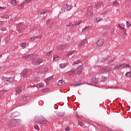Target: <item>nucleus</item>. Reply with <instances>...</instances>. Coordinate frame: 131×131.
<instances>
[{"label": "nucleus", "mask_w": 131, "mask_h": 131, "mask_svg": "<svg viewBox=\"0 0 131 131\" xmlns=\"http://www.w3.org/2000/svg\"><path fill=\"white\" fill-rule=\"evenodd\" d=\"M94 13L93 12V8L89 7L87 10V18L88 19H91L93 17Z\"/></svg>", "instance_id": "obj_1"}, {"label": "nucleus", "mask_w": 131, "mask_h": 131, "mask_svg": "<svg viewBox=\"0 0 131 131\" xmlns=\"http://www.w3.org/2000/svg\"><path fill=\"white\" fill-rule=\"evenodd\" d=\"M42 62V60L40 59V58H35L32 60V63L33 65H37V64H40Z\"/></svg>", "instance_id": "obj_2"}, {"label": "nucleus", "mask_w": 131, "mask_h": 131, "mask_svg": "<svg viewBox=\"0 0 131 131\" xmlns=\"http://www.w3.org/2000/svg\"><path fill=\"white\" fill-rule=\"evenodd\" d=\"M104 42H105V41L104 40V39H99L96 42V46L97 47H102V46L104 45Z\"/></svg>", "instance_id": "obj_3"}, {"label": "nucleus", "mask_w": 131, "mask_h": 131, "mask_svg": "<svg viewBox=\"0 0 131 131\" xmlns=\"http://www.w3.org/2000/svg\"><path fill=\"white\" fill-rule=\"evenodd\" d=\"M50 12V10L47 9V10H40L37 11V13L39 14V15H41L42 14H47V13H49Z\"/></svg>", "instance_id": "obj_4"}, {"label": "nucleus", "mask_w": 131, "mask_h": 131, "mask_svg": "<svg viewBox=\"0 0 131 131\" xmlns=\"http://www.w3.org/2000/svg\"><path fill=\"white\" fill-rule=\"evenodd\" d=\"M21 76L25 78L28 76V70H24L21 72Z\"/></svg>", "instance_id": "obj_5"}, {"label": "nucleus", "mask_w": 131, "mask_h": 131, "mask_svg": "<svg viewBox=\"0 0 131 131\" xmlns=\"http://www.w3.org/2000/svg\"><path fill=\"white\" fill-rule=\"evenodd\" d=\"M81 21H77L74 24L72 25V27H71V29H74V28H76L77 26H78L79 24H81Z\"/></svg>", "instance_id": "obj_6"}, {"label": "nucleus", "mask_w": 131, "mask_h": 131, "mask_svg": "<svg viewBox=\"0 0 131 131\" xmlns=\"http://www.w3.org/2000/svg\"><path fill=\"white\" fill-rule=\"evenodd\" d=\"M64 8L67 11H70L72 9V6L69 4H66L64 6Z\"/></svg>", "instance_id": "obj_7"}, {"label": "nucleus", "mask_w": 131, "mask_h": 131, "mask_svg": "<svg viewBox=\"0 0 131 131\" xmlns=\"http://www.w3.org/2000/svg\"><path fill=\"white\" fill-rule=\"evenodd\" d=\"M46 24L48 27L50 28H51L52 27L53 25L54 24V23L52 21H51L50 20H48L46 22Z\"/></svg>", "instance_id": "obj_8"}, {"label": "nucleus", "mask_w": 131, "mask_h": 131, "mask_svg": "<svg viewBox=\"0 0 131 131\" xmlns=\"http://www.w3.org/2000/svg\"><path fill=\"white\" fill-rule=\"evenodd\" d=\"M82 66H80L79 67L77 68V75H80L81 73L82 72Z\"/></svg>", "instance_id": "obj_9"}, {"label": "nucleus", "mask_w": 131, "mask_h": 131, "mask_svg": "<svg viewBox=\"0 0 131 131\" xmlns=\"http://www.w3.org/2000/svg\"><path fill=\"white\" fill-rule=\"evenodd\" d=\"M85 42H86V39H84L83 40H82L79 45V48H80V47H82V46H84Z\"/></svg>", "instance_id": "obj_10"}, {"label": "nucleus", "mask_w": 131, "mask_h": 131, "mask_svg": "<svg viewBox=\"0 0 131 131\" xmlns=\"http://www.w3.org/2000/svg\"><path fill=\"white\" fill-rule=\"evenodd\" d=\"M123 66H125V64L116 65L115 66L114 68V69H120V68H121V67H123Z\"/></svg>", "instance_id": "obj_11"}, {"label": "nucleus", "mask_w": 131, "mask_h": 131, "mask_svg": "<svg viewBox=\"0 0 131 131\" xmlns=\"http://www.w3.org/2000/svg\"><path fill=\"white\" fill-rule=\"evenodd\" d=\"M15 92L17 94H20L22 92V89H21V86H18L15 89Z\"/></svg>", "instance_id": "obj_12"}, {"label": "nucleus", "mask_w": 131, "mask_h": 131, "mask_svg": "<svg viewBox=\"0 0 131 131\" xmlns=\"http://www.w3.org/2000/svg\"><path fill=\"white\" fill-rule=\"evenodd\" d=\"M90 29H92V27L91 26L85 27V28L82 29V32H84L85 31H88V30H90Z\"/></svg>", "instance_id": "obj_13"}, {"label": "nucleus", "mask_w": 131, "mask_h": 131, "mask_svg": "<svg viewBox=\"0 0 131 131\" xmlns=\"http://www.w3.org/2000/svg\"><path fill=\"white\" fill-rule=\"evenodd\" d=\"M36 38H41V36H40L39 37L38 36H35V37H32L29 39L30 41H34Z\"/></svg>", "instance_id": "obj_14"}, {"label": "nucleus", "mask_w": 131, "mask_h": 131, "mask_svg": "<svg viewBox=\"0 0 131 131\" xmlns=\"http://www.w3.org/2000/svg\"><path fill=\"white\" fill-rule=\"evenodd\" d=\"M57 84L59 86L64 85V84H65V81L62 80H59L57 82Z\"/></svg>", "instance_id": "obj_15"}, {"label": "nucleus", "mask_w": 131, "mask_h": 131, "mask_svg": "<svg viewBox=\"0 0 131 131\" xmlns=\"http://www.w3.org/2000/svg\"><path fill=\"white\" fill-rule=\"evenodd\" d=\"M66 48V45H63L61 46H60L57 48L58 51H62V50H64Z\"/></svg>", "instance_id": "obj_16"}, {"label": "nucleus", "mask_w": 131, "mask_h": 131, "mask_svg": "<svg viewBox=\"0 0 131 131\" xmlns=\"http://www.w3.org/2000/svg\"><path fill=\"white\" fill-rule=\"evenodd\" d=\"M92 82H93V83H98V79H97V78L96 77H93L91 79Z\"/></svg>", "instance_id": "obj_17"}, {"label": "nucleus", "mask_w": 131, "mask_h": 131, "mask_svg": "<svg viewBox=\"0 0 131 131\" xmlns=\"http://www.w3.org/2000/svg\"><path fill=\"white\" fill-rule=\"evenodd\" d=\"M24 6H25V4H24V3L23 2V4H21L19 6H18V10H22V9H24Z\"/></svg>", "instance_id": "obj_18"}, {"label": "nucleus", "mask_w": 131, "mask_h": 131, "mask_svg": "<svg viewBox=\"0 0 131 131\" xmlns=\"http://www.w3.org/2000/svg\"><path fill=\"white\" fill-rule=\"evenodd\" d=\"M101 20V19L100 18V17H96L94 19V22H95V23H98V22H100Z\"/></svg>", "instance_id": "obj_19"}, {"label": "nucleus", "mask_w": 131, "mask_h": 131, "mask_svg": "<svg viewBox=\"0 0 131 131\" xmlns=\"http://www.w3.org/2000/svg\"><path fill=\"white\" fill-rule=\"evenodd\" d=\"M103 5V2L101 1L98 3L96 5L95 7L96 8H99V7H101Z\"/></svg>", "instance_id": "obj_20"}, {"label": "nucleus", "mask_w": 131, "mask_h": 131, "mask_svg": "<svg viewBox=\"0 0 131 131\" xmlns=\"http://www.w3.org/2000/svg\"><path fill=\"white\" fill-rule=\"evenodd\" d=\"M51 79H53V77H50V78H47L45 80V82H46L47 84L49 83V81L51 80Z\"/></svg>", "instance_id": "obj_21"}, {"label": "nucleus", "mask_w": 131, "mask_h": 131, "mask_svg": "<svg viewBox=\"0 0 131 131\" xmlns=\"http://www.w3.org/2000/svg\"><path fill=\"white\" fill-rule=\"evenodd\" d=\"M105 72H110V71H112V68L110 67L105 68Z\"/></svg>", "instance_id": "obj_22"}, {"label": "nucleus", "mask_w": 131, "mask_h": 131, "mask_svg": "<svg viewBox=\"0 0 131 131\" xmlns=\"http://www.w3.org/2000/svg\"><path fill=\"white\" fill-rule=\"evenodd\" d=\"M2 80H3V81H6L7 82H8L9 78L3 76L2 78Z\"/></svg>", "instance_id": "obj_23"}, {"label": "nucleus", "mask_w": 131, "mask_h": 131, "mask_svg": "<svg viewBox=\"0 0 131 131\" xmlns=\"http://www.w3.org/2000/svg\"><path fill=\"white\" fill-rule=\"evenodd\" d=\"M118 26L121 29H124V24H120L118 25Z\"/></svg>", "instance_id": "obj_24"}, {"label": "nucleus", "mask_w": 131, "mask_h": 131, "mask_svg": "<svg viewBox=\"0 0 131 131\" xmlns=\"http://www.w3.org/2000/svg\"><path fill=\"white\" fill-rule=\"evenodd\" d=\"M126 77L127 78H129L131 77V72H127L126 73Z\"/></svg>", "instance_id": "obj_25"}, {"label": "nucleus", "mask_w": 131, "mask_h": 131, "mask_svg": "<svg viewBox=\"0 0 131 131\" xmlns=\"http://www.w3.org/2000/svg\"><path fill=\"white\" fill-rule=\"evenodd\" d=\"M48 123V121L46 119H43L40 121V123H41V124H46V123Z\"/></svg>", "instance_id": "obj_26"}, {"label": "nucleus", "mask_w": 131, "mask_h": 131, "mask_svg": "<svg viewBox=\"0 0 131 131\" xmlns=\"http://www.w3.org/2000/svg\"><path fill=\"white\" fill-rule=\"evenodd\" d=\"M60 67L61 69H63L66 67V63H61L60 64Z\"/></svg>", "instance_id": "obj_27"}, {"label": "nucleus", "mask_w": 131, "mask_h": 131, "mask_svg": "<svg viewBox=\"0 0 131 131\" xmlns=\"http://www.w3.org/2000/svg\"><path fill=\"white\" fill-rule=\"evenodd\" d=\"M119 4L118 0H116L113 3V6H118Z\"/></svg>", "instance_id": "obj_28"}, {"label": "nucleus", "mask_w": 131, "mask_h": 131, "mask_svg": "<svg viewBox=\"0 0 131 131\" xmlns=\"http://www.w3.org/2000/svg\"><path fill=\"white\" fill-rule=\"evenodd\" d=\"M45 87V84H37V89H40V88H44Z\"/></svg>", "instance_id": "obj_29"}, {"label": "nucleus", "mask_w": 131, "mask_h": 131, "mask_svg": "<svg viewBox=\"0 0 131 131\" xmlns=\"http://www.w3.org/2000/svg\"><path fill=\"white\" fill-rule=\"evenodd\" d=\"M11 4H12L13 6H16L17 2H16L15 0H12L11 1Z\"/></svg>", "instance_id": "obj_30"}, {"label": "nucleus", "mask_w": 131, "mask_h": 131, "mask_svg": "<svg viewBox=\"0 0 131 131\" xmlns=\"http://www.w3.org/2000/svg\"><path fill=\"white\" fill-rule=\"evenodd\" d=\"M123 67H127L129 71H130L131 70L130 66H129V64H125V66H123Z\"/></svg>", "instance_id": "obj_31"}, {"label": "nucleus", "mask_w": 131, "mask_h": 131, "mask_svg": "<svg viewBox=\"0 0 131 131\" xmlns=\"http://www.w3.org/2000/svg\"><path fill=\"white\" fill-rule=\"evenodd\" d=\"M99 72L100 73H104V72H106V70L105 68H102L100 70Z\"/></svg>", "instance_id": "obj_32"}, {"label": "nucleus", "mask_w": 131, "mask_h": 131, "mask_svg": "<svg viewBox=\"0 0 131 131\" xmlns=\"http://www.w3.org/2000/svg\"><path fill=\"white\" fill-rule=\"evenodd\" d=\"M14 79L15 78H14L13 77L9 78L8 82H12L14 81Z\"/></svg>", "instance_id": "obj_33"}, {"label": "nucleus", "mask_w": 131, "mask_h": 131, "mask_svg": "<svg viewBox=\"0 0 131 131\" xmlns=\"http://www.w3.org/2000/svg\"><path fill=\"white\" fill-rule=\"evenodd\" d=\"M75 74V70H73L69 72V75H73Z\"/></svg>", "instance_id": "obj_34"}, {"label": "nucleus", "mask_w": 131, "mask_h": 131, "mask_svg": "<svg viewBox=\"0 0 131 131\" xmlns=\"http://www.w3.org/2000/svg\"><path fill=\"white\" fill-rule=\"evenodd\" d=\"M32 0H26L23 2L24 4L26 5V4H28V3H30Z\"/></svg>", "instance_id": "obj_35"}, {"label": "nucleus", "mask_w": 131, "mask_h": 131, "mask_svg": "<svg viewBox=\"0 0 131 131\" xmlns=\"http://www.w3.org/2000/svg\"><path fill=\"white\" fill-rule=\"evenodd\" d=\"M53 61H58V56L57 55L53 56Z\"/></svg>", "instance_id": "obj_36"}, {"label": "nucleus", "mask_w": 131, "mask_h": 131, "mask_svg": "<svg viewBox=\"0 0 131 131\" xmlns=\"http://www.w3.org/2000/svg\"><path fill=\"white\" fill-rule=\"evenodd\" d=\"M50 91V89H45L42 90V93H47V92H49Z\"/></svg>", "instance_id": "obj_37"}, {"label": "nucleus", "mask_w": 131, "mask_h": 131, "mask_svg": "<svg viewBox=\"0 0 131 131\" xmlns=\"http://www.w3.org/2000/svg\"><path fill=\"white\" fill-rule=\"evenodd\" d=\"M20 46L21 47V48H25L26 47V43H22L20 45Z\"/></svg>", "instance_id": "obj_38"}, {"label": "nucleus", "mask_w": 131, "mask_h": 131, "mask_svg": "<svg viewBox=\"0 0 131 131\" xmlns=\"http://www.w3.org/2000/svg\"><path fill=\"white\" fill-rule=\"evenodd\" d=\"M42 72L46 73V72H48V71H49V69L47 68L43 69L42 70Z\"/></svg>", "instance_id": "obj_39"}, {"label": "nucleus", "mask_w": 131, "mask_h": 131, "mask_svg": "<svg viewBox=\"0 0 131 131\" xmlns=\"http://www.w3.org/2000/svg\"><path fill=\"white\" fill-rule=\"evenodd\" d=\"M126 25H127V28L130 27L131 23L129 21H126Z\"/></svg>", "instance_id": "obj_40"}, {"label": "nucleus", "mask_w": 131, "mask_h": 131, "mask_svg": "<svg viewBox=\"0 0 131 131\" xmlns=\"http://www.w3.org/2000/svg\"><path fill=\"white\" fill-rule=\"evenodd\" d=\"M5 94V91H0V99L2 98V96Z\"/></svg>", "instance_id": "obj_41"}, {"label": "nucleus", "mask_w": 131, "mask_h": 131, "mask_svg": "<svg viewBox=\"0 0 131 131\" xmlns=\"http://www.w3.org/2000/svg\"><path fill=\"white\" fill-rule=\"evenodd\" d=\"M80 62H81L80 60H77L73 62V65H75V64H78L79 63H80Z\"/></svg>", "instance_id": "obj_42"}, {"label": "nucleus", "mask_w": 131, "mask_h": 131, "mask_svg": "<svg viewBox=\"0 0 131 131\" xmlns=\"http://www.w3.org/2000/svg\"><path fill=\"white\" fill-rule=\"evenodd\" d=\"M1 18H4L5 19H8V18H9V15H4L3 16H2Z\"/></svg>", "instance_id": "obj_43"}, {"label": "nucleus", "mask_w": 131, "mask_h": 131, "mask_svg": "<svg viewBox=\"0 0 131 131\" xmlns=\"http://www.w3.org/2000/svg\"><path fill=\"white\" fill-rule=\"evenodd\" d=\"M24 59H28V58H30V55H27L23 56Z\"/></svg>", "instance_id": "obj_44"}, {"label": "nucleus", "mask_w": 131, "mask_h": 131, "mask_svg": "<svg viewBox=\"0 0 131 131\" xmlns=\"http://www.w3.org/2000/svg\"><path fill=\"white\" fill-rule=\"evenodd\" d=\"M72 55H73V52H71L67 55V57H70Z\"/></svg>", "instance_id": "obj_45"}, {"label": "nucleus", "mask_w": 131, "mask_h": 131, "mask_svg": "<svg viewBox=\"0 0 131 131\" xmlns=\"http://www.w3.org/2000/svg\"><path fill=\"white\" fill-rule=\"evenodd\" d=\"M7 9V7L4 6V7H1L0 6V10H6Z\"/></svg>", "instance_id": "obj_46"}, {"label": "nucleus", "mask_w": 131, "mask_h": 131, "mask_svg": "<svg viewBox=\"0 0 131 131\" xmlns=\"http://www.w3.org/2000/svg\"><path fill=\"white\" fill-rule=\"evenodd\" d=\"M72 27V23H69L68 25H67V27Z\"/></svg>", "instance_id": "obj_47"}, {"label": "nucleus", "mask_w": 131, "mask_h": 131, "mask_svg": "<svg viewBox=\"0 0 131 131\" xmlns=\"http://www.w3.org/2000/svg\"><path fill=\"white\" fill-rule=\"evenodd\" d=\"M107 13H108V12H107V11H103L101 14H102V15H106V14H107Z\"/></svg>", "instance_id": "obj_48"}, {"label": "nucleus", "mask_w": 131, "mask_h": 131, "mask_svg": "<svg viewBox=\"0 0 131 131\" xmlns=\"http://www.w3.org/2000/svg\"><path fill=\"white\" fill-rule=\"evenodd\" d=\"M65 130L69 131V130H70V128L69 127H67V128H66Z\"/></svg>", "instance_id": "obj_49"}, {"label": "nucleus", "mask_w": 131, "mask_h": 131, "mask_svg": "<svg viewBox=\"0 0 131 131\" xmlns=\"http://www.w3.org/2000/svg\"><path fill=\"white\" fill-rule=\"evenodd\" d=\"M78 124H79V125H80V126H82V125H83V124L82 123V122L79 121L78 122Z\"/></svg>", "instance_id": "obj_50"}, {"label": "nucleus", "mask_w": 131, "mask_h": 131, "mask_svg": "<svg viewBox=\"0 0 131 131\" xmlns=\"http://www.w3.org/2000/svg\"><path fill=\"white\" fill-rule=\"evenodd\" d=\"M52 53V52H48L46 56H50L51 55V53Z\"/></svg>", "instance_id": "obj_51"}, {"label": "nucleus", "mask_w": 131, "mask_h": 131, "mask_svg": "<svg viewBox=\"0 0 131 131\" xmlns=\"http://www.w3.org/2000/svg\"><path fill=\"white\" fill-rule=\"evenodd\" d=\"M34 127H35V129H38V125H35Z\"/></svg>", "instance_id": "obj_52"}, {"label": "nucleus", "mask_w": 131, "mask_h": 131, "mask_svg": "<svg viewBox=\"0 0 131 131\" xmlns=\"http://www.w3.org/2000/svg\"><path fill=\"white\" fill-rule=\"evenodd\" d=\"M17 29H18V31H22V30L20 29V27H19L17 28Z\"/></svg>", "instance_id": "obj_53"}, {"label": "nucleus", "mask_w": 131, "mask_h": 131, "mask_svg": "<svg viewBox=\"0 0 131 131\" xmlns=\"http://www.w3.org/2000/svg\"><path fill=\"white\" fill-rule=\"evenodd\" d=\"M3 25V21H0V25Z\"/></svg>", "instance_id": "obj_54"}, {"label": "nucleus", "mask_w": 131, "mask_h": 131, "mask_svg": "<svg viewBox=\"0 0 131 131\" xmlns=\"http://www.w3.org/2000/svg\"><path fill=\"white\" fill-rule=\"evenodd\" d=\"M114 89H118V86H115V87H114Z\"/></svg>", "instance_id": "obj_55"}, {"label": "nucleus", "mask_w": 131, "mask_h": 131, "mask_svg": "<svg viewBox=\"0 0 131 131\" xmlns=\"http://www.w3.org/2000/svg\"><path fill=\"white\" fill-rule=\"evenodd\" d=\"M36 80H37V79H37V78H36Z\"/></svg>", "instance_id": "obj_56"}, {"label": "nucleus", "mask_w": 131, "mask_h": 131, "mask_svg": "<svg viewBox=\"0 0 131 131\" xmlns=\"http://www.w3.org/2000/svg\"><path fill=\"white\" fill-rule=\"evenodd\" d=\"M20 27H22V26H21V25H20Z\"/></svg>", "instance_id": "obj_57"}, {"label": "nucleus", "mask_w": 131, "mask_h": 131, "mask_svg": "<svg viewBox=\"0 0 131 131\" xmlns=\"http://www.w3.org/2000/svg\"><path fill=\"white\" fill-rule=\"evenodd\" d=\"M125 33H126V32L124 33V34H125Z\"/></svg>", "instance_id": "obj_58"}]
</instances>
